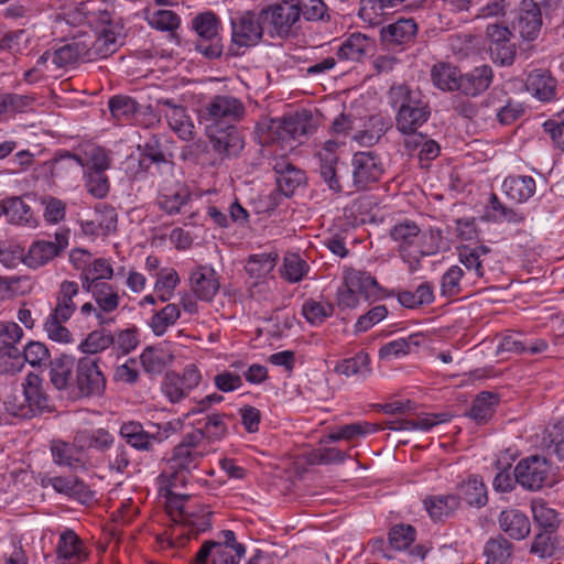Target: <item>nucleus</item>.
Wrapping results in <instances>:
<instances>
[{
  "instance_id": "f257e3e1",
  "label": "nucleus",
  "mask_w": 564,
  "mask_h": 564,
  "mask_svg": "<svg viewBox=\"0 0 564 564\" xmlns=\"http://www.w3.org/2000/svg\"><path fill=\"white\" fill-rule=\"evenodd\" d=\"M202 434L198 432H189L183 435L181 442L174 446L172 456L167 460V465L172 470L170 481V494L180 497H188V495L176 494L173 489L184 487L188 481V475L196 470L200 460L216 451V448H207L200 443Z\"/></svg>"
},
{
  "instance_id": "f03ea898",
  "label": "nucleus",
  "mask_w": 564,
  "mask_h": 564,
  "mask_svg": "<svg viewBox=\"0 0 564 564\" xmlns=\"http://www.w3.org/2000/svg\"><path fill=\"white\" fill-rule=\"evenodd\" d=\"M24 403L17 404L15 401L9 402L6 409L13 416L21 419H31L44 412H52L54 405L50 397L44 391L42 379L35 373H29L23 383Z\"/></svg>"
},
{
  "instance_id": "7ed1b4c3",
  "label": "nucleus",
  "mask_w": 564,
  "mask_h": 564,
  "mask_svg": "<svg viewBox=\"0 0 564 564\" xmlns=\"http://www.w3.org/2000/svg\"><path fill=\"white\" fill-rule=\"evenodd\" d=\"M513 473L517 482L530 491H536L553 484L551 463L544 456L531 455L522 458Z\"/></svg>"
},
{
  "instance_id": "20e7f679",
  "label": "nucleus",
  "mask_w": 564,
  "mask_h": 564,
  "mask_svg": "<svg viewBox=\"0 0 564 564\" xmlns=\"http://www.w3.org/2000/svg\"><path fill=\"white\" fill-rule=\"evenodd\" d=\"M267 24L261 10L243 11L231 19V41L238 47L257 45L263 37Z\"/></svg>"
},
{
  "instance_id": "39448f33",
  "label": "nucleus",
  "mask_w": 564,
  "mask_h": 564,
  "mask_svg": "<svg viewBox=\"0 0 564 564\" xmlns=\"http://www.w3.org/2000/svg\"><path fill=\"white\" fill-rule=\"evenodd\" d=\"M268 32L271 37H288L292 28L300 21V9L293 0H284L261 9Z\"/></svg>"
},
{
  "instance_id": "423d86ee",
  "label": "nucleus",
  "mask_w": 564,
  "mask_h": 564,
  "mask_svg": "<svg viewBox=\"0 0 564 564\" xmlns=\"http://www.w3.org/2000/svg\"><path fill=\"white\" fill-rule=\"evenodd\" d=\"M246 113L242 101L234 96L217 95L214 96L205 106L203 118L209 122L208 126L219 127L234 124L240 121Z\"/></svg>"
},
{
  "instance_id": "0eeeda50",
  "label": "nucleus",
  "mask_w": 564,
  "mask_h": 564,
  "mask_svg": "<svg viewBox=\"0 0 564 564\" xmlns=\"http://www.w3.org/2000/svg\"><path fill=\"white\" fill-rule=\"evenodd\" d=\"M192 24L199 37L196 50L208 58L219 57L223 45L219 37V20L216 14L210 11L199 13L193 19Z\"/></svg>"
},
{
  "instance_id": "6e6552de",
  "label": "nucleus",
  "mask_w": 564,
  "mask_h": 564,
  "mask_svg": "<svg viewBox=\"0 0 564 564\" xmlns=\"http://www.w3.org/2000/svg\"><path fill=\"white\" fill-rule=\"evenodd\" d=\"M68 230H62L55 234V241L33 242L25 253L24 264L31 269H37L48 263L68 246Z\"/></svg>"
},
{
  "instance_id": "1a4fd4ad",
  "label": "nucleus",
  "mask_w": 564,
  "mask_h": 564,
  "mask_svg": "<svg viewBox=\"0 0 564 564\" xmlns=\"http://www.w3.org/2000/svg\"><path fill=\"white\" fill-rule=\"evenodd\" d=\"M390 237L397 243L401 257H408L410 251L415 249L421 256L435 253V250L423 248L421 241L424 235L414 221L405 220L394 225L390 230Z\"/></svg>"
},
{
  "instance_id": "9d476101",
  "label": "nucleus",
  "mask_w": 564,
  "mask_h": 564,
  "mask_svg": "<svg viewBox=\"0 0 564 564\" xmlns=\"http://www.w3.org/2000/svg\"><path fill=\"white\" fill-rule=\"evenodd\" d=\"M78 361L77 391H79V399L101 395L106 388V378L98 366V358L83 357Z\"/></svg>"
},
{
  "instance_id": "9b49d317",
  "label": "nucleus",
  "mask_w": 564,
  "mask_h": 564,
  "mask_svg": "<svg viewBox=\"0 0 564 564\" xmlns=\"http://www.w3.org/2000/svg\"><path fill=\"white\" fill-rule=\"evenodd\" d=\"M156 109L159 115L165 117L170 128L181 139L189 141L194 138V124L183 105L174 102L173 99L160 98L156 102Z\"/></svg>"
},
{
  "instance_id": "f8f14e48",
  "label": "nucleus",
  "mask_w": 564,
  "mask_h": 564,
  "mask_svg": "<svg viewBox=\"0 0 564 564\" xmlns=\"http://www.w3.org/2000/svg\"><path fill=\"white\" fill-rule=\"evenodd\" d=\"M352 181L358 189L377 182L382 174L380 159L373 152H357L352 156Z\"/></svg>"
},
{
  "instance_id": "ddd939ff",
  "label": "nucleus",
  "mask_w": 564,
  "mask_h": 564,
  "mask_svg": "<svg viewBox=\"0 0 564 564\" xmlns=\"http://www.w3.org/2000/svg\"><path fill=\"white\" fill-rule=\"evenodd\" d=\"M270 130L282 141L299 140L314 130L312 115L303 111L294 116L272 120Z\"/></svg>"
},
{
  "instance_id": "4468645a",
  "label": "nucleus",
  "mask_w": 564,
  "mask_h": 564,
  "mask_svg": "<svg viewBox=\"0 0 564 564\" xmlns=\"http://www.w3.org/2000/svg\"><path fill=\"white\" fill-rule=\"evenodd\" d=\"M213 150L224 156H236L243 149V138L235 124L207 126Z\"/></svg>"
},
{
  "instance_id": "2eb2a0df",
  "label": "nucleus",
  "mask_w": 564,
  "mask_h": 564,
  "mask_svg": "<svg viewBox=\"0 0 564 564\" xmlns=\"http://www.w3.org/2000/svg\"><path fill=\"white\" fill-rule=\"evenodd\" d=\"M512 25L523 40H535L542 28L540 6L534 0H522Z\"/></svg>"
},
{
  "instance_id": "dca6fc26",
  "label": "nucleus",
  "mask_w": 564,
  "mask_h": 564,
  "mask_svg": "<svg viewBox=\"0 0 564 564\" xmlns=\"http://www.w3.org/2000/svg\"><path fill=\"white\" fill-rule=\"evenodd\" d=\"M191 290L203 301H212L219 290L215 270L208 265H198L191 272Z\"/></svg>"
},
{
  "instance_id": "f3484780",
  "label": "nucleus",
  "mask_w": 564,
  "mask_h": 564,
  "mask_svg": "<svg viewBox=\"0 0 564 564\" xmlns=\"http://www.w3.org/2000/svg\"><path fill=\"white\" fill-rule=\"evenodd\" d=\"M86 47L87 44L84 42L83 34H78L54 51L53 63L58 67H65L79 61L89 62Z\"/></svg>"
},
{
  "instance_id": "a211bd4d",
  "label": "nucleus",
  "mask_w": 564,
  "mask_h": 564,
  "mask_svg": "<svg viewBox=\"0 0 564 564\" xmlns=\"http://www.w3.org/2000/svg\"><path fill=\"white\" fill-rule=\"evenodd\" d=\"M87 44L89 62L96 58H105L117 51V35L110 29H102L97 35L83 34Z\"/></svg>"
},
{
  "instance_id": "6ab92c4d",
  "label": "nucleus",
  "mask_w": 564,
  "mask_h": 564,
  "mask_svg": "<svg viewBox=\"0 0 564 564\" xmlns=\"http://www.w3.org/2000/svg\"><path fill=\"white\" fill-rule=\"evenodd\" d=\"M527 89L539 100L550 101L555 97L556 79L547 70L534 69L528 76Z\"/></svg>"
},
{
  "instance_id": "aec40b11",
  "label": "nucleus",
  "mask_w": 564,
  "mask_h": 564,
  "mask_svg": "<svg viewBox=\"0 0 564 564\" xmlns=\"http://www.w3.org/2000/svg\"><path fill=\"white\" fill-rule=\"evenodd\" d=\"M431 111L427 104L422 102L416 106L404 108L397 112L395 126L400 132L417 131L430 118Z\"/></svg>"
},
{
  "instance_id": "412c9836",
  "label": "nucleus",
  "mask_w": 564,
  "mask_h": 564,
  "mask_svg": "<svg viewBox=\"0 0 564 564\" xmlns=\"http://www.w3.org/2000/svg\"><path fill=\"white\" fill-rule=\"evenodd\" d=\"M500 528L512 539L522 540L530 534L528 517L517 509L505 510L499 517Z\"/></svg>"
},
{
  "instance_id": "4be33fe9",
  "label": "nucleus",
  "mask_w": 564,
  "mask_h": 564,
  "mask_svg": "<svg viewBox=\"0 0 564 564\" xmlns=\"http://www.w3.org/2000/svg\"><path fill=\"white\" fill-rule=\"evenodd\" d=\"M492 82V69L488 65L474 68L462 75L460 91L467 96H476L489 88Z\"/></svg>"
},
{
  "instance_id": "5701e85b",
  "label": "nucleus",
  "mask_w": 564,
  "mask_h": 564,
  "mask_svg": "<svg viewBox=\"0 0 564 564\" xmlns=\"http://www.w3.org/2000/svg\"><path fill=\"white\" fill-rule=\"evenodd\" d=\"M449 420V415L447 413H438V414H424L417 416L415 420H393L387 421L384 423L383 429H389L392 431H412V430H421V431H430L433 426L447 422Z\"/></svg>"
},
{
  "instance_id": "b1692460",
  "label": "nucleus",
  "mask_w": 564,
  "mask_h": 564,
  "mask_svg": "<svg viewBox=\"0 0 564 564\" xmlns=\"http://www.w3.org/2000/svg\"><path fill=\"white\" fill-rule=\"evenodd\" d=\"M79 292V286L74 281H63L56 295V305L52 315L62 321H68L76 310L74 296Z\"/></svg>"
},
{
  "instance_id": "393cba45",
  "label": "nucleus",
  "mask_w": 564,
  "mask_h": 564,
  "mask_svg": "<svg viewBox=\"0 0 564 564\" xmlns=\"http://www.w3.org/2000/svg\"><path fill=\"white\" fill-rule=\"evenodd\" d=\"M83 289L91 293L97 305L105 313H111L118 308L120 296L117 286L108 282H96L90 285L87 284Z\"/></svg>"
},
{
  "instance_id": "a878e982",
  "label": "nucleus",
  "mask_w": 564,
  "mask_h": 564,
  "mask_svg": "<svg viewBox=\"0 0 564 564\" xmlns=\"http://www.w3.org/2000/svg\"><path fill=\"white\" fill-rule=\"evenodd\" d=\"M75 359L68 355H62L53 359L50 364V381L59 392L65 391L70 380L72 370L76 366Z\"/></svg>"
},
{
  "instance_id": "bb28decb",
  "label": "nucleus",
  "mask_w": 564,
  "mask_h": 564,
  "mask_svg": "<svg viewBox=\"0 0 564 564\" xmlns=\"http://www.w3.org/2000/svg\"><path fill=\"white\" fill-rule=\"evenodd\" d=\"M424 506L434 521H443L458 509L459 497L456 495L427 497L424 500Z\"/></svg>"
},
{
  "instance_id": "cd10ccee",
  "label": "nucleus",
  "mask_w": 564,
  "mask_h": 564,
  "mask_svg": "<svg viewBox=\"0 0 564 564\" xmlns=\"http://www.w3.org/2000/svg\"><path fill=\"white\" fill-rule=\"evenodd\" d=\"M431 77L434 85L443 90H460L462 74L454 65L447 63L434 65Z\"/></svg>"
},
{
  "instance_id": "c85d7f7f",
  "label": "nucleus",
  "mask_w": 564,
  "mask_h": 564,
  "mask_svg": "<svg viewBox=\"0 0 564 564\" xmlns=\"http://www.w3.org/2000/svg\"><path fill=\"white\" fill-rule=\"evenodd\" d=\"M417 31L416 23L413 19H400L381 30V37L384 41L395 44H403L411 41Z\"/></svg>"
},
{
  "instance_id": "c756f323",
  "label": "nucleus",
  "mask_w": 564,
  "mask_h": 564,
  "mask_svg": "<svg viewBox=\"0 0 564 564\" xmlns=\"http://www.w3.org/2000/svg\"><path fill=\"white\" fill-rule=\"evenodd\" d=\"M1 212L12 224L28 226H33L35 224L30 206L20 197L3 199L1 203Z\"/></svg>"
},
{
  "instance_id": "7c9ffc66",
  "label": "nucleus",
  "mask_w": 564,
  "mask_h": 564,
  "mask_svg": "<svg viewBox=\"0 0 564 564\" xmlns=\"http://www.w3.org/2000/svg\"><path fill=\"white\" fill-rule=\"evenodd\" d=\"M192 432L202 434L200 443L207 446V448H215V443L223 440L227 434V425L224 422V415L219 413L208 415L204 426L195 429Z\"/></svg>"
},
{
  "instance_id": "2f4dec72",
  "label": "nucleus",
  "mask_w": 564,
  "mask_h": 564,
  "mask_svg": "<svg viewBox=\"0 0 564 564\" xmlns=\"http://www.w3.org/2000/svg\"><path fill=\"white\" fill-rule=\"evenodd\" d=\"M502 187L508 197L522 203L533 196L535 181L531 176H512L503 181Z\"/></svg>"
},
{
  "instance_id": "473e14b6",
  "label": "nucleus",
  "mask_w": 564,
  "mask_h": 564,
  "mask_svg": "<svg viewBox=\"0 0 564 564\" xmlns=\"http://www.w3.org/2000/svg\"><path fill=\"white\" fill-rule=\"evenodd\" d=\"M490 253V249L487 246H477L475 248H470L468 246H462L458 250V256L460 262L465 265V268L474 272L477 278H482L484 264L486 261V257Z\"/></svg>"
},
{
  "instance_id": "72a5a7b5",
  "label": "nucleus",
  "mask_w": 564,
  "mask_h": 564,
  "mask_svg": "<svg viewBox=\"0 0 564 564\" xmlns=\"http://www.w3.org/2000/svg\"><path fill=\"white\" fill-rule=\"evenodd\" d=\"M346 285L349 293L358 292L367 299L378 296L380 291L377 280L362 271L349 272L346 276Z\"/></svg>"
},
{
  "instance_id": "f704fd0d",
  "label": "nucleus",
  "mask_w": 564,
  "mask_h": 564,
  "mask_svg": "<svg viewBox=\"0 0 564 564\" xmlns=\"http://www.w3.org/2000/svg\"><path fill=\"white\" fill-rule=\"evenodd\" d=\"M498 401L497 394L488 391L480 392L473 401L468 415L477 424L487 423L491 419Z\"/></svg>"
},
{
  "instance_id": "c9c22d12",
  "label": "nucleus",
  "mask_w": 564,
  "mask_h": 564,
  "mask_svg": "<svg viewBox=\"0 0 564 564\" xmlns=\"http://www.w3.org/2000/svg\"><path fill=\"white\" fill-rule=\"evenodd\" d=\"M513 545L505 536L490 539L484 550L487 564H508L511 560Z\"/></svg>"
},
{
  "instance_id": "e433bc0d",
  "label": "nucleus",
  "mask_w": 564,
  "mask_h": 564,
  "mask_svg": "<svg viewBox=\"0 0 564 564\" xmlns=\"http://www.w3.org/2000/svg\"><path fill=\"white\" fill-rule=\"evenodd\" d=\"M456 497H459V501L464 500L469 506L478 508L485 506L488 500L486 486L475 477L460 484Z\"/></svg>"
},
{
  "instance_id": "4c0bfd02",
  "label": "nucleus",
  "mask_w": 564,
  "mask_h": 564,
  "mask_svg": "<svg viewBox=\"0 0 564 564\" xmlns=\"http://www.w3.org/2000/svg\"><path fill=\"white\" fill-rule=\"evenodd\" d=\"M389 100L398 111L424 102L421 93L411 89L405 84L392 85L389 89Z\"/></svg>"
},
{
  "instance_id": "58836bf2",
  "label": "nucleus",
  "mask_w": 564,
  "mask_h": 564,
  "mask_svg": "<svg viewBox=\"0 0 564 564\" xmlns=\"http://www.w3.org/2000/svg\"><path fill=\"white\" fill-rule=\"evenodd\" d=\"M369 46V39L361 33L351 34L337 51L340 61L358 62L365 55Z\"/></svg>"
},
{
  "instance_id": "ea45409f",
  "label": "nucleus",
  "mask_w": 564,
  "mask_h": 564,
  "mask_svg": "<svg viewBox=\"0 0 564 564\" xmlns=\"http://www.w3.org/2000/svg\"><path fill=\"white\" fill-rule=\"evenodd\" d=\"M318 156L321 160V177L327 184L330 191H333L334 193H340L343 188L339 182V177L337 175L338 156L329 151L319 152Z\"/></svg>"
},
{
  "instance_id": "a19ab883",
  "label": "nucleus",
  "mask_w": 564,
  "mask_h": 564,
  "mask_svg": "<svg viewBox=\"0 0 564 564\" xmlns=\"http://www.w3.org/2000/svg\"><path fill=\"white\" fill-rule=\"evenodd\" d=\"M531 510L535 523L543 531L555 532L560 525L557 512L550 508L542 499H534L531 502Z\"/></svg>"
},
{
  "instance_id": "79ce46f5",
  "label": "nucleus",
  "mask_w": 564,
  "mask_h": 564,
  "mask_svg": "<svg viewBox=\"0 0 564 564\" xmlns=\"http://www.w3.org/2000/svg\"><path fill=\"white\" fill-rule=\"evenodd\" d=\"M57 554L64 562L72 558L78 561L86 558V555L82 554V541L73 530H66L61 534Z\"/></svg>"
},
{
  "instance_id": "37998d69",
  "label": "nucleus",
  "mask_w": 564,
  "mask_h": 564,
  "mask_svg": "<svg viewBox=\"0 0 564 564\" xmlns=\"http://www.w3.org/2000/svg\"><path fill=\"white\" fill-rule=\"evenodd\" d=\"M404 0H360L359 17L368 22L377 20Z\"/></svg>"
},
{
  "instance_id": "c03bdc74",
  "label": "nucleus",
  "mask_w": 564,
  "mask_h": 564,
  "mask_svg": "<svg viewBox=\"0 0 564 564\" xmlns=\"http://www.w3.org/2000/svg\"><path fill=\"white\" fill-rule=\"evenodd\" d=\"M278 261V253H260L250 256L246 271L251 278H264L270 274Z\"/></svg>"
},
{
  "instance_id": "a18cd8bd",
  "label": "nucleus",
  "mask_w": 564,
  "mask_h": 564,
  "mask_svg": "<svg viewBox=\"0 0 564 564\" xmlns=\"http://www.w3.org/2000/svg\"><path fill=\"white\" fill-rule=\"evenodd\" d=\"M113 270L106 259H97L89 267L83 270L80 274L82 286L94 284L96 282H106L105 280L111 279Z\"/></svg>"
},
{
  "instance_id": "49530a36",
  "label": "nucleus",
  "mask_w": 564,
  "mask_h": 564,
  "mask_svg": "<svg viewBox=\"0 0 564 564\" xmlns=\"http://www.w3.org/2000/svg\"><path fill=\"white\" fill-rule=\"evenodd\" d=\"M108 107L116 120H129L139 111V104L133 98L124 95L111 97Z\"/></svg>"
},
{
  "instance_id": "de8ad7c7",
  "label": "nucleus",
  "mask_w": 564,
  "mask_h": 564,
  "mask_svg": "<svg viewBox=\"0 0 564 564\" xmlns=\"http://www.w3.org/2000/svg\"><path fill=\"white\" fill-rule=\"evenodd\" d=\"M334 313V305L328 302H321L308 299L302 306V314L313 325L322 324Z\"/></svg>"
},
{
  "instance_id": "09e8293b",
  "label": "nucleus",
  "mask_w": 564,
  "mask_h": 564,
  "mask_svg": "<svg viewBox=\"0 0 564 564\" xmlns=\"http://www.w3.org/2000/svg\"><path fill=\"white\" fill-rule=\"evenodd\" d=\"M180 315L181 312L176 304H167L152 316L150 326L153 333L156 336L163 335L167 327L180 318Z\"/></svg>"
},
{
  "instance_id": "8fccbe9b",
  "label": "nucleus",
  "mask_w": 564,
  "mask_h": 564,
  "mask_svg": "<svg viewBox=\"0 0 564 564\" xmlns=\"http://www.w3.org/2000/svg\"><path fill=\"white\" fill-rule=\"evenodd\" d=\"M369 362V355L360 351L355 357L344 359L335 367V371L346 377L354 375H367L370 372Z\"/></svg>"
},
{
  "instance_id": "3c124183",
  "label": "nucleus",
  "mask_w": 564,
  "mask_h": 564,
  "mask_svg": "<svg viewBox=\"0 0 564 564\" xmlns=\"http://www.w3.org/2000/svg\"><path fill=\"white\" fill-rule=\"evenodd\" d=\"M115 344V337L110 333H106L105 329L91 332L87 338L82 341L79 349L88 355H96L109 346Z\"/></svg>"
},
{
  "instance_id": "603ef678",
  "label": "nucleus",
  "mask_w": 564,
  "mask_h": 564,
  "mask_svg": "<svg viewBox=\"0 0 564 564\" xmlns=\"http://www.w3.org/2000/svg\"><path fill=\"white\" fill-rule=\"evenodd\" d=\"M51 452L54 462L58 465H65L70 468H77L80 466V459L75 457L77 449L68 443L62 441H53L51 445Z\"/></svg>"
},
{
  "instance_id": "864d4df0",
  "label": "nucleus",
  "mask_w": 564,
  "mask_h": 564,
  "mask_svg": "<svg viewBox=\"0 0 564 564\" xmlns=\"http://www.w3.org/2000/svg\"><path fill=\"white\" fill-rule=\"evenodd\" d=\"M371 130H359L357 134L352 135V139L365 145H372L378 142L379 139L388 130V126L383 118L380 116H373L369 119Z\"/></svg>"
},
{
  "instance_id": "5fc2aeb1",
  "label": "nucleus",
  "mask_w": 564,
  "mask_h": 564,
  "mask_svg": "<svg viewBox=\"0 0 564 564\" xmlns=\"http://www.w3.org/2000/svg\"><path fill=\"white\" fill-rule=\"evenodd\" d=\"M555 532H539L531 544L530 552L540 558L551 557L555 553Z\"/></svg>"
},
{
  "instance_id": "6e6d98bb",
  "label": "nucleus",
  "mask_w": 564,
  "mask_h": 564,
  "mask_svg": "<svg viewBox=\"0 0 564 564\" xmlns=\"http://www.w3.org/2000/svg\"><path fill=\"white\" fill-rule=\"evenodd\" d=\"M307 270V264L297 254L291 253L284 258L282 276L291 283L302 280Z\"/></svg>"
},
{
  "instance_id": "4d7b16f0",
  "label": "nucleus",
  "mask_w": 564,
  "mask_h": 564,
  "mask_svg": "<svg viewBox=\"0 0 564 564\" xmlns=\"http://www.w3.org/2000/svg\"><path fill=\"white\" fill-rule=\"evenodd\" d=\"M305 181V173L295 166L290 169L285 174L276 176L278 187L285 196H291Z\"/></svg>"
},
{
  "instance_id": "13d9d810",
  "label": "nucleus",
  "mask_w": 564,
  "mask_h": 564,
  "mask_svg": "<svg viewBox=\"0 0 564 564\" xmlns=\"http://www.w3.org/2000/svg\"><path fill=\"white\" fill-rule=\"evenodd\" d=\"M162 390L171 402L175 403L186 397L188 389L182 383L181 376L175 372L165 375Z\"/></svg>"
},
{
  "instance_id": "bf43d9fd",
  "label": "nucleus",
  "mask_w": 564,
  "mask_h": 564,
  "mask_svg": "<svg viewBox=\"0 0 564 564\" xmlns=\"http://www.w3.org/2000/svg\"><path fill=\"white\" fill-rule=\"evenodd\" d=\"M178 282V274L173 269L161 271L159 273L154 288L155 291L159 292V297L162 302H166L167 300H170L172 292L176 288Z\"/></svg>"
},
{
  "instance_id": "052dcab7",
  "label": "nucleus",
  "mask_w": 564,
  "mask_h": 564,
  "mask_svg": "<svg viewBox=\"0 0 564 564\" xmlns=\"http://www.w3.org/2000/svg\"><path fill=\"white\" fill-rule=\"evenodd\" d=\"M149 24L160 31H174L180 26V17L171 10H158L148 18Z\"/></svg>"
},
{
  "instance_id": "680f3d73",
  "label": "nucleus",
  "mask_w": 564,
  "mask_h": 564,
  "mask_svg": "<svg viewBox=\"0 0 564 564\" xmlns=\"http://www.w3.org/2000/svg\"><path fill=\"white\" fill-rule=\"evenodd\" d=\"M415 530L412 525H395L389 532V543L398 551L404 550L414 541Z\"/></svg>"
},
{
  "instance_id": "e2e57ef3",
  "label": "nucleus",
  "mask_w": 564,
  "mask_h": 564,
  "mask_svg": "<svg viewBox=\"0 0 564 564\" xmlns=\"http://www.w3.org/2000/svg\"><path fill=\"white\" fill-rule=\"evenodd\" d=\"M189 193L187 189H180L172 195H163L159 199V206L169 215L177 214L187 204Z\"/></svg>"
},
{
  "instance_id": "0e129e2a",
  "label": "nucleus",
  "mask_w": 564,
  "mask_h": 564,
  "mask_svg": "<svg viewBox=\"0 0 564 564\" xmlns=\"http://www.w3.org/2000/svg\"><path fill=\"white\" fill-rule=\"evenodd\" d=\"M297 3L300 9V17L303 15L307 21L325 20L328 19L326 13V4L322 0H301Z\"/></svg>"
},
{
  "instance_id": "69168bd1",
  "label": "nucleus",
  "mask_w": 564,
  "mask_h": 564,
  "mask_svg": "<svg viewBox=\"0 0 564 564\" xmlns=\"http://www.w3.org/2000/svg\"><path fill=\"white\" fill-rule=\"evenodd\" d=\"M489 52L495 63L510 65L516 57V45L510 40L489 45Z\"/></svg>"
},
{
  "instance_id": "338daca9",
  "label": "nucleus",
  "mask_w": 564,
  "mask_h": 564,
  "mask_svg": "<svg viewBox=\"0 0 564 564\" xmlns=\"http://www.w3.org/2000/svg\"><path fill=\"white\" fill-rule=\"evenodd\" d=\"M87 191L96 198L105 197L109 192V182L105 172L88 171Z\"/></svg>"
},
{
  "instance_id": "774afa93",
  "label": "nucleus",
  "mask_w": 564,
  "mask_h": 564,
  "mask_svg": "<svg viewBox=\"0 0 564 564\" xmlns=\"http://www.w3.org/2000/svg\"><path fill=\"white\" fill-rule=\"evenodd\" d=\"M550 443L546 446L549 456H556L564 459V425H555L549 434Z\"/></svg>"
}]
</instances>
